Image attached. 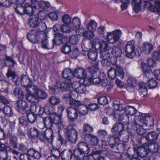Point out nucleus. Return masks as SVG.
I'll return each instance as SVG.
<instances>
[{"instance_id": "cd10ccee", "label": "nucleus", "mask_w": 160, "mask_h": 160, "mask_svg": "<svg viewBox=\"0 0 160 160\" xmlns=\"http://www.w3.org/2000/svg\"><path fill=\"white\" fill-rule=\"evenodd\" d=\"M98 24L94 20H91L86 25L87 29L89 32H94L96 31Z\"/></svg>"}, {"instance_id": "338daca9", "label": "nucleus", "mask_w": 160, "mask_h": 160, "mask_svg": "<svg viewBox=\"0 0 160 160\" xmlns=\"http://www.w3.org/2000/svg\"><path fill=\"white\" fill-rule=\"evenodd\" d=\"M70 53L72 58H76L79 55L78 50L77 48H75L72 49Z\"/></svg>"}, {"instance_id": "39448f33", "label": "nucleus", "mask_w": 160, "mask_h": 160, "mask_svg": "<svg viewBox=\"0 0 160 160\" xmlns=\"http://www.w3.org/2000/svg\"><path fill=\"white\" fill-rule=\"evenodd\" d=\"M62 99L67 102H69L71 105L74 106L78 109L80 115H85L88 113V108L87 106L82 104L79 101L74 100L69 94L64 95Z\"/></svg>"}, {"instance_id": "e433bc0d", "label": "nucleus", "mask_w": 160, "mask_h": 160, "mask_svg": "<svg viewBox=\"0 0 160 160\" xmlns=\"http://www.w3.org/2000/svg\"><path fill=\"white\" fill-rule=\"evenodd\" d=\"M80 37V36L76 35H71L69 38V42L72 45H77L79 42Z\"/></svg>"}, {"instance_id": "6e6d98bb", "label": "nucleus", "mask_w": 160, "mask_h": 160, "mask_svg": "<svg viewBox=\"0 0 160 160\" xmlns=\"http://www.w3.org/2000/svg\"><path fill=\"white\" fill-rule=\"evenodd\" d=\"M116 72L114 67H111L108 72V76L111 79H114L116 76Z\"/></svg>"}, {"instance_id": "e2e57ef3", "label": "nucleus", "mask_w": 160, "mask_h": 160, "mask_svg": "<svg viewBox=\"0 0 160 160\" xmlns=\"http://www.w3.org/2000/svg\"><path fill=\"white\" fill-rule=\"evenodd\" d=\"M28 112L36 114L37 110V106L34 104H32L30 107H28Z\"/></svg>"}, {"instance_id": "0e129e2a", "label": "nucleus", "mask_w": 160, "mask_h": 160, "mask_svg": "<svg viewBox=\"0 0 160 160\" xmlns=\"http://www.w3.org/2000/svg\"><path fill=\"white\" fill-rule=\"evenodd\" d=\"M86 90V88L85 86L84 85L80 84L78 87L77 88V89H76L75 92L79 93H83Z\"/></svg>"}, {"instance_id": "7ed1b4c3", "label": "nucleus", "mask_w": 160, "mask_h": 160, "mask_svg": "<svg viewBox=\"0 0 160 160\" xmlns=\"http://www.w3.org/2000/svg\"><path fill=\"white\" fill-rule=\"evenodd\" d=\"M92 46L94 49L97 50L98 48L100 51V56L104 55V58H107L109 56V53L108 51L111 49L108 42L105 41L100 42L98 38H95L92 42Z\"/></svg>"}, {"instance_id": "20e7f679", "label": "nucleus", "mask_w": 160, "mask_h": 160, "mask_svg": "<svg viewBox=\"0 0 160 160\" xmlns=\"http://www.w3.org/2000/svg\"><path fill=\"white\" fill-rule=\"evenodd\" d=\"M125 49L126 56L130 58H133L135 56H139L141 53L140 47L135 45V41L133 40L128 42Z\"/></svg>"}, {"instance_id": "6e6552de", "label": "nucleus", "mask_w": 160, "mask_h": 160, "mask_svg": "<svg viewBox=\"0 0 160 160\" xmlns=\"http://www.w3.org/2000/svg\"><path fill=\"white\" fill-rule=\"evenodd\" d=\"M122 34L121 30L115 29L107 33L106 39L107 42L111 44H114L118 41Z\"/></svg>"}, {"instance_id": "9b49d317", "label": "nucleus", "mask_w": 160, "mask_h": 160, "mask_svg": "<svg viewBox=\"0 0 160 160\" xmlns=\"http://www.w3.org/2000/svg\"><path fill=\"white\" fill-rule=\"evenodd\" d=\"M44 35L43 34V32L41 31L37 32L36 30L33 29L28 32L27 38L31 42H36L39 41L40 37H43Z\"/></svg>"}, {"instance_id": "bb28decb", "label": "nucleus", "mask_w": 160, "mask_h": 160, "mask_svg": "<svg viewBox=\"0 0 160 160\" xmlns=\"http://www.w3.org/2000/svg\"><path fill=\"white\" fill-rule=\"evenodd\" d=\"M54 34V39L52 40L53 44L58 45L62 43L64 38L63 37L62 35L59 33H56Z\"/></svg>"}, {"instance_id": "864d4df0", "label": "nucleus", "mask_w": 160, "mask_h": 160, "mask_svg": "<svg viewBox=\"0 0 160 160\" xmlns=\"http://www.w3.org/2000/svg\"><path fill=\"white\" fill-rule=\"evenodd\" d=\"M83 131L87 134H89L93 131V128L89 124L85 123L83 125Z\"/></svg>"}, {"instance_id": "f8f14e48", "label": "nucleus", "mask_w": 160, "mask_h": 160, "mask_svg": "<svg viewBox=\"0 0 160 160\" xmlns=\"http://www.w3.org/2000/svg\"><path fill=\"white\" fill-rule=\"evenodd\" d=\"M68 117L71 121L74 122L80 117L79 113L78 108L72 107H68L66 109Z\"/></svg>"}, {"instance_id": "412c9836", "label": "nucleus", "mask_w": 160, "mask_h": 160, "mask_svg": "<svg viewBox=\"0 0 160 160\" xmlns=\"http://www.w3.org/2000/svg\"><path fill=\"white\" fill-rule=\"evenodd\" d=\"M29 24L31 27L33 28L37 27L39 25L40 26H42L38 18L35 15L30 16Z\"/></svg>"}, {"instance_id": "79ce46f5", "label": "nucleus", "mask_w": 160, "mask_h": 160, "mask_svg": "<svg viewBox=\"0 0 160 160\" xmlns=\"http://www.w3.org/2000/svg\"><path fill=\"white\" fill-rule=\"evenodd\" d=\"M126 114L134 115L137 112V110L133 107L127 106L125 109Z\"/></svg>"}, {"instance_id": "13d9d810", "label": "nucleus", "mask_w": 160, "mask_h": 160, "mask_svg": "<svg viewBox=\"0 0 160 160\" xmlns=\"http://www.w3.org/2000/svg\"><path fill=\"white\" fill-rule=\"evenodd\" d=\"M121 51L120 48L118 47H114L112 51V53L116 57H119L121 55Z\"/></svg>"}, {"instance_id": "5701e85b", "label": "nucleus", "mask_w": 160, "mask_h": 160, "mask_svg": "<svg viewBox=\"0 0 160 160\" xmlns=\"http://www.w3.org/2000/svg\"><path fill=\"white\" fill-rule=\"evenodd\" d=\"M71 21L70 25V27L72 30H76V32H77L81 26V21L80 19L77 17H74Z\"/></svg>"}, {"instance_id": "473e14b6", "label": "nucleus", "mask_w": 160, "mask_h": 160, "mask_svg": "<svg viewBox=\"0 0 160 160\" xmlns=\"http://www.w3.org/2000/svg\"><path fill=\"white\" fill-rule=\"evenodd\" d=\"M38 16L41 24H42L43 28L42 29V30L43 29H45L46 28V26L44 20H45V15L44 12L43 11H39L38 13Z\"/></svg>"}, {"instance_id": "69168bd1", "label": "nucleus", "mask_w": 160, "mask_h": 160, "mask_svg": "<svg viewBox=\"0 0 160 160\" xmlns=\"http://www.w3.org/2000/svg\"><path fill=\"white\" fill-rule=\"evenodd\" d=\"M61 30L64 32H69L71 31V29H72L70 26L65 25H62L61 27Z\"/></svg>"}, {"instance_id": "2eb2a0df", "label": "nucleus", "mask_w": 160, "mask_h": 160, "mask_svg": "<svg viewBox=\"0 0 160 160\" xmlns=\"http://www.w3.org/2000/svg\"><path fill=\"white\" fill-rule=\"evenodd\" d=\"M17 109L20 113L24 114L28 111V105L27 102L22 100H18L17 102Z\"/></svg>"}, {"instance_id": "72a5a7b5", "label": "nucleus", "mask_w": 160, "mask_h": 160, "mask_svg": "<svg viewBox=\"0 0 160 160\" xmlns=\"http://www.w3.org/2000/svg\"><path fill=\"white\" fill-rule=\"evenodd\" d=\"M7 74L8 76L13 77L12 80L15 84L18 85H20V79L18 76L16 75L14 72L11 71L10 69H8Z\"/></svg>"}, {"instance_id": "393cba45", "label": "nucleus", "mask_w": 160, "mask_h": 160, "mask_svg": "<svg viewBox=\"0 0 160 160\" xmlns=\"http://www.w3.org/2000/svg\"><path fill=\"white\" fill-rule=\"evenodd\" d=\"M91 72V78H90V83L94 84H97L100 83L101 78H100L96 77V72L93 69Z\"/></svg>"}, {"instance_id": "b1692460", "label": "nucleus", "mask_w": 160, "mask_h": 160, "mask_svg": "<svg viewBox=\"0 0 160 160\" xmlns=\"http://www.w3.org/2000/svg\"><path fill=\"white\" fill-rule=\"evenodd\" d=\"M43 34L45 35L43 37H40L42 38L41 43L42 47L45 49H50L53 48V45L50 46L48 42L47 35L43 32Z\"/></svg>"}, {"instance_id": "6ab92c4d", "label": "nucleus", "mask_w": 160, "mask_h": 160, "mask_svg": "<svg viewBox=\"0 0 160 160\" xmlns=\"http://www.w3.org/2000/svg\"><path fill=\"white\" fill-rule=\"evenodd\" d=\"M78 150L80 154L85 155L89 153L90 152V148L87 143L82 142L78 144Z\"/></svg>"}, {"instance_id": "09e8293b", "label": "nucleus", "mask_w": 160, "mask_h": 160, "mask_svg": "<svg viewBox=\"0 0 160 160\" xmlns=\"http://www.w3.org/2000/svg\"><path fill=\"white\" fill-rule=\"evenodd\" d=\"M129 117L125 114L121 115L119 116V121L121 122V123L126 124L129 122Z\"/></svg>"}, {"instance_id": "5fc2aeb1", "label": "nucleus", "mask_w": 160, "mask_h": 160, "mask_svg": "<svg viewBox=\"0 0 160 160\" xmlns=\"http://www.w3.org/2000/svg\"><path fill=\"white\" fill-rule=\"evenodd\" d=\"M48 102L52 105H56L60 102V100L59 98L56 97L52 96L49 98Z\"/></svg>"}, {"instance_id": "8fccbe9b", "label": "nucleus", "mask_w": 160, "mask_h": 160, "mask_svg": "<svg viewBox=\"0 0 160 160\" xmlns=\"http://www.w3.org/2000/svg\"><path fill=\"white\" fill-rule=\"evenodd\" d=\"M14 94L16 97L18 98L22 99L24 98V94L23 91L18 88H16L14 89Z\"/></svg>"}, {"instance_id": "7c9ffc66", "label": "nucleus", "mask_w": 160, "mask_h": 160, "mask_svg": "<svg viewBox=\"0 0 160 160\" xmlns=\"http://www.w3.org/2000/svg\"><path fill=\"white\" fill-rule=\"evenodd\" d=\"M44 112L49 114L51 113L50 109L48 108V106H45L44 108H43L41 105L37 106V110L36 112V114L41 115Z\"/></svg>"}, {"instance_id": "c756f323", "label": "nucleus", "mask_w": 160, "mask_h": 160, "mask_svg": "<svg viewBox=\"0 0 160 160\" xmlns=\"http://www.w3.org/2000/svg\"><path fill=\"white\" fill-rule=\"evenodd\" d=\"M72 155L71 150L68 149L65 150L61 153V156L62 159L69 160L71 159Z\"/></svg>"}, {"instance_id": "603ef678", "label": "nucleus", "mask_w": 160, "mask_h": 160, "mask_svg": "<svg viewBox=\"0 0 160 160\" xmlns=\"http://www.w3.org/2000/svg\"><path fill=\"white\" fill-rule=\"evenodd\" d=\"M62 19L63 23L67 25H70L72 21V18L68 15L66 14L63 15Z\"/></svg>"}, {"instance_id": "680f3d73", "label": "nucleus", "mask_w": 160, "mask_h": 160, "mask_svg": "<svg viewBox=\"0 0 160 160\" xmlns=\"http://www.w3.org/2000/svg\"><path fill=\"white\" fill-rule=\"evenodd\" d=\"M158 51H154L152 54V57L154 59L160 61V47L157 48Z\"/></svg>"}, {"instance_id": "4468645a", "label": "nucleus", "mask_w": 160, "mask_h": 160, "mask_svg": "<svg viewBox=\"0 0 160 160\" xmlns=\"http://www.w3.org/2000/svg\"><path fill=\"white\" fill-rule=\"evenodd\" d=\"M92 70V69L91 68L85 70L80 68H76L74 70L73 76L81 79L82 77L88 76L89 74H91V72H89Z\"/></svg>"}, {"instance_id": "a19ab883", "label": "nucleus", "mask_w": 160, "mask_h": 160, "mask_svg": "<svg viewBox=\"0 0 160 160\" xmlns=\"http://www.w3.org/2000/svg\"><path fill=\"white\" fill-rule=\"evenodd\" d=\"M29 133L31 137L35 139L39 137V133L38 130L35 128H31L29 130Z\"/></svg>"}, {"instance_id": "f704fd0d", "label": "nucleus", "mask_w": 160, "mask_h": 160, "mask_svg": "<svg viewBox=\"0 0 160 160\" xmlns=\"http://www.w3.org/2000/svg\"><path fill=\"white\" fill-rule=\"evenodd\" d=\"M153 48V46L151 44L144 43L142 46V50L146 54H148L152 50Z\"/></svg>"}, {"instance_id": "a878e982", "label": "nucleus", "mask_w": 160, "mask_h": 160, "mask_svg": "<svg viewBox=\"0 0 160 160\" xmlns=\"http://www.w3.org/2000/svg\"><path fill=\"white\" fill-rule=\"evenodd\" d=\"M141 66L144 72L145 77L148 78L151 77L152 74L151 68L150 67H147L146 63L143 62L141 63Z\"/></svg>"}, {"instance_id": "4d7b16f0", "label": "nucleus", "mask_w": 160, "mask_h": 160, "mask_svg": "<svg viewBox=\"0 0 160 160\" xmlns=\"http://www.w3.org/2000/svg\"><path fill=\"white\" fill-rule=\"evenodd\" d=\"M157 84V83L153 78H151L147 82V85L150 88H155Z\"/></svg>"}, {"instance_id": "49530a36", "label": "nucleus", "mask_w": 160, "mask_h": 160, "mask_svg": "<svg viewBox=\"0 0 160 160\" xmlns=\"http://www.w3.org/2000/svg\"><path fill=\"white\" fill-rule=\"evenodd\" d=\"M5 64L7 66H10L12 68L16 64V62L10 57L6 56Z\"/></svg>"}, {"instance_id": "aec40b11", "label": "nucleus", "mask_w": 160, "mask_h": 160, "mask_svg": "<svg viewBox=\"0 0 160 160\" xmlns=\"http://www.w3.org/2000/svg\"><path fill=\"white\" fill-rule=\"evenodd\" d=\"M20 82L22 86L26 88L25 90L26 92L27 89L33 85L31 84V81L28 77L25 75L22 76L21 81H20Z\"/></svg>"}, {"instance_id": "f03ea898", "label": "nucleus", "mask_w": 160, "mask_h": 160, "mask_svg": "<svg viewBox=\"0 0 160 160\" xmlns=\"http://www.w3.org/2000/svg\"><path fill=\"white\" fill-rule=\"evenodd\" d=\"M25 98L32 103H38L40 99H44L47 97V93L35 85H32L27 90Z\"/></svg>"}, {"instance_id": "a211bd4d", "label": "nucleus", "mask_w": 160, "mask_h": 160, "mask_svg": "<svg viewBox=\"0 0 160 160\" xmlns=\"http://www.w3.org/2000/svg\"><path fill=\"white\" fill-rule=\"evenodd\" d=\"M117 59L116 58H113L112 59V65H114L116 71V72H118V75L121 78H123L124 77V72L123 68L120 65L116 64Z\"/></svg>"}, {"instance_id": "c9c22d12", "label": "nucleus", "mask_w": 160, "mask_h": 160, "mask_svg": "<svg viewBox=\"0 0 160 160\" xmlns=\"http://www.w3.org/2000/svg\"><path fill=\"white\" fill-rule=\"evenodd\" d=\"M28 155L37 159H39L41 157V154L38 151L33 149H29L28 151Z\"/></svg>"}, {"instance_id": "a18cd8bd", "label": "nucleus", "mask_w": 160, "mask_h": 160, "mask_svg": "<svg viewBox=\"0 0 160 160\" xmlns=\"http://www.w3.org/2000/svg\"><path fill=\"white\" fill-rule=\"evenodd\" d=\"M59 11L56 10L54 12H50L48 14V17L52 21H57L58 19Z\"/></svg>"}, {"instance_id": "774afa93", "label": "nucleus", "mask_w": 160, "mask_h": 160, "mask_svg": "<svg viewBox=\"0 0 160 160\" xmlns=\"http://www.w3.org/2000/svg\"><path fill=\"white\" fill-rule=\"evenodd\" d=\"M144 6L146 8H148L150 10L153 11H154V8H156L148 1L144 2Z\"/></svg>"}, {"instance_id": "052dcab7", "label": "nucleus", "mask_w": 160, "mask_h": 160, "mask_svg": "<svg viewBox=\"0 0 160 160\" xmlns=\"http://www.w3.org/2000/svg\"><path fill=\"white\" fill-rule=\"evenodd\" d=\"M35 114L29 113L28 112V111L27 112V117L28 120L30 122L33 123L35 122L36 119V116Z\"/></svg>"}, {"instance_id": "f257e3e1", "label": "nucleus", "mask_w": 160, "mask_h": 160, "mask_svg": "<svg viewBox=\"0 0 160 160\" xmlns=\"http://www.w3.org/2000/svg\"><path fill=\"white\" fill-rule=\"evenodd\" d=\"M50 114L53 123L57 125L60 137L62 136L63 131L64 132L65 136L69 141L72 143H75L78 137L77 130L71 125L66 126L65 123L62 121L61 115L57 116L55 114L51 113Z\"/></svg>"}, {"instance_id": "ea45409f", "label": "nucleus", "mask_w": 160, "mask_h": 160, "mask_svg": "<svg viewBox=\"0 0 160 160\" xmlns=\"http://www.w3.org/2000/svg\"><path fill=\"white\" fill-rule=\"evenodd\" d=\"M89 58L92 61H95L98 57L97 52L93 49H90L88 53Z\"/></svg>"}, {"instance_id": "3c124183", "label": "nucleus", "mask_w": 160, "mask_h": 160, "mask_svg": "<svg viewBox=\"0 0 160 160\" xmlns=\"http://www.w3.org/2000/svg\"><path fill=\"white\" fill-rule=\"evenodd\" d=\"M113 107L115 110L120 111L123 110L124 109L122 105L118 101H115L113 102Z\"/></svg>"}, {"instance_id": "dca6fc26", "label": "nucleus", "mask_w": 160, "mask_h": 160, "mask_svg": "<svg viewBox=\"0 0 160 160\" xmlns=\"http://www.w3.org/2000/svg\"><path fill=\"white\" fill-rule=\"evenodd\" d=\"M0 160H7L8 159L7 152L11 151L10 148L0 142Z\"/></svg>"}, {"instance_id": "423d86ee", "label": "nucleus", "mask_w": 160, "mask_h": 160, "mask_svg": "<svg viewBox=\"0 0 160 160\" xmlns=\"http://www.w3.org/2000/svg\"><path fill=\"white\" fill-rule=\"evenodd\" d=\"M124 128L125 127L122 124L116 123L113 125L111 131L112 133L118 134V138H121L122 136V141L126 142L128 141L129 136Z\"/></svg>"}, {"instance_id": "bf43d9fd", "label": "nucleus", "mask_w": 160, "mask_h": 160, "mask_svg": "<svg viewBox=\"0 0 160 160\" xmlns=\"http://www.w3.org/2000/svg\"><path fill=\"white\" fill-rule=\"evenodd\" d=\"M3 111L4 113L8 116L10 117L13 114L11 108L8 106H6L4 107Z\"/></svg>"}, {"instance_id": "4c0bfd02", "label": "nucleus", "mask_w": 160, "mask_h": 160, "mask_svg": "<svg viewBox=\"0 0 160 160\" xmlns=\"http://www.w3.org/2000/svg\"><path fill=\"white\" fill-rule=\"evenodd\" d=\"M33 8H34L32 6V4L30 5L28 3H25L24 7L25 14H27L30 16L32 15L33 11Z\"/></svg>"}, {"instance_id": "4be33fe9", "label": "nucleus", "mask_w": 160, "mask_h": 160, "mask_svg": "<svg viewBox=\"0 0 160 160\" xmlns=\"http://www.w3.org/2000/svg\"><path fill=\"white\" fill-rule=\"evenodd\" d=\"M127 89L129 92H132L134 90V87L137 83V81L134 78H130L127 80Z\"/></svg>"}, {"instance_id": "2f4dec72", "label": "nucleus", "mask_w": 160, "mask_h": 160, "mask_svg": "<svg viewBox=\"0 0 160 160\" xmlns=\"http://www.w3.org/2000/svg\"><path fill=\"white\" fill-rule=\"evenodd\" d=\"M62 76L64 78L69 80L74 77L72 71L68 68H66L63 70Z\"/></svg>"}, {"instance_id": "c85d7f7f", "label": "nucleus", "mask_w": 160, "mask_h": 160, "mask_svg": "<svg viewBox=\"0 0 160 160\" xmlns=\"http://www.w3.org/2000/svg\"><path fill=\"white\" fill-rule=\"evenodd\" d=\"M9 83L4 80H0V90L2 92H8Z\"/></svg>"}, {"instance_id": "9d476101", "label": "nucleus", "mask_w": 160, "mask_h": 160, "mask_svg": "<svg viewBox=\"0 0 160 160\" xmlns=\"http://www.w3.org/2000/svg\"><path fill=\"white\" fill-rule=\"evenodd\" d=\"M158 134L155 132L152 131L149 132L148 133L145 137L146 139L148 141V142L147 143L144 144L142 146H140L138 148V152L139 154H142L143 157L145 156L146 155H144V152L145 150H142V152H141L139 151V148H143L145 144H147L148 145H153L154 143H156L155 142L158 139Z\"/></svg>"}, {"instance_id": "f3484780", "label": "nucleus", "mask_w": 160, "mask_h": 160, "mask_svg": "<svg viewBox=\"0 0 160 160\" xmlns=\"http://www.w3.org/2000/svg\"><path fill=\"white\" fill-rule=\"evenodd\" d=\"M54 138L53 136V131L51 128H48L44 132V135L40 134L39 138L42 141H44L46 140L49 141L51 140V141H52Z\"/></svg>"}, {"instance_id": "de8ad7c7", "label": "nucleus", "mask_w": 160, "mask_h": 160, "mask_svg": "<svg viewBox=\"0 0 160 160\" xmlns=\"http://www.w3.org/2000/svg\"><path fill=\"white\" fill-rule=\"evenodd\" d=\"M90 74H89L88 76L85 77H82L79 79V82L81 84L84 86L89 85L90 83V78H91Z\"/></svg>"}, {"instance_id": "ddd939ff", "label": "nucleus", "mask_w": 160, "mask_h": 160, "mask_svg": "<svg viewBox=\"0 0 160 160\" xmlns=\"http://www.w3.org/2000/svg\"><path fill=\"white\" fill-rule=\"evenodd\" d=\"M55 88L52 87H49L50 90L52 92V93H55L56 89H59L62 91H65L70 90L71 88L70 85L68 83L65 82H61L58 81L55 85Z\"/></svg>"}, {"instance_id": "58836bf2", "label": "nucleus", "mask_w": 160, "mask_h": 160, "mask_svg": "<svg viewBox=\"0 0 160 160\" xmlns=\"http://www.w3.org/2000/svg\"><path fill=\"white\" fill-rule=\"evenodd\" d=\"M43 121L44 125L46 128H50L52 127L53 124V121L50 117V115L49 117H47L44 118Z\"/></svg>"}, {"instance_id": "1a4fd4ad", "label": "nucleus", "mask_w": 160, "mask_h": 160, "mask_svg": "<svg viewBox=\"0 0 160 160\" xmlns=\"http://www.w3.org/2000/svg\"><path fill=\"white\" fill-rule=\"evenodd\" d=\"M143 148H140L139 151L142 152V150H145L144 155H147L148 152H151L152 153H156L157 155L160 156V148L157 143H154L153 145H148L147 144L144 145Z\"/></svg>"}, {"instance_id": "c03bdc74", "label": "nucleus", "mask_w": 160, "mask_h": 160, "mask_svg": "<svg viewBox=\"0 0 160 160\" xmlns=\"http://www.w3.org/2000/svg\"><path fill=\"white\" fill-rule=\"evenodd\" d=\"M38 7L36 9H38L40 7L44 9H46L50 8L51 6L50 4L48 2L42 0L40 1L39 2H38Z\"/></svg>"}, {"instance_id": "0eeeda50", "label": "nucleus", "mask_w": 160, "mask_h": 160, "mask_svg": "<svg viewBox=\"0 0 160 160\" xmlns=\"http://www.w3.org/2000/svg\"><path fill=\"white\" fill-rule=\"evenodd\" d=\"M137 117L138 122H137L136 120H134L135 123L138 125L143 126L144 125H145L147 126L151 127L153 125L154 119L152 118L149 117L148 114L139 113Z\"/></svg>"}, {"instance_id": "37998d69", "label": "nucleus", "mask_w": 160, "mask_h": 160, "mask_svg": "<svg viewBox=\"0 0 160 160\" xmlns=\"http://www.w3.org/2000/svg\"><path fill=\"white\" fill-rule=\"evenodd\" d=\"M133 120L132 122H134L136 125H137L138 126H140V127L138 128L137 129V131L138 134H139L140 135H143L146 133V130L142 128V126H140L138 125V124H137L135 121L134 120H136L137 122V119H138V118L137 116H133Z\"/></svg>"}]
</instances>
